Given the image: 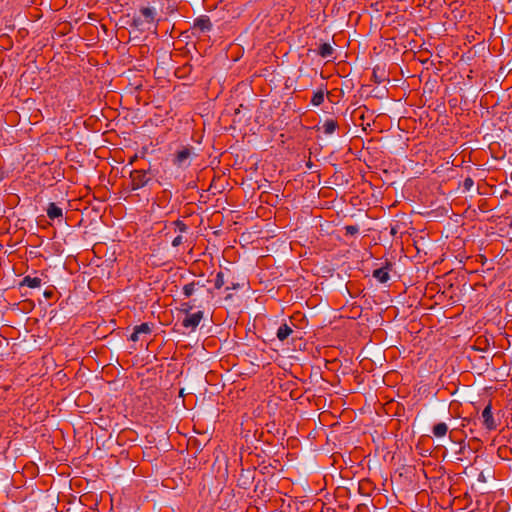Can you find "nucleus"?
Segmentation results:
<instances>
[{"label": "nucleus", "instance_id": "nucleus-13", "mask_svg": "<svg viewBox=\"0 0 512 512\" xmlns=\"http://www.w3.org/2000/svg\"><path fill=\"white\" fill-rule=\"evenodd\" d=\"M42 280L39 277L25 276L21 282V286H27L29 288L40 287Z\"/></svg>", "mask_w": 512, "mask_h": 512}, {"label": "nucleus", "instance_id": "nucleus-18", "mask_svg": "<svg viewBox=\"0 0 512 512\" xmlns=\"http://www.w3.org/2000/svg\"><path fill=\"white\" fill-rule=\"evenodd\" d=\"M136 332L139 334H150L151 333V326L149 323H142L140 325L135 326Z\"/></svg>", "mask_w": 512, "mask_h": 512}, {"label": "nucleus", "instance_id": "nucleus-24", "mask_svg": "<svg viewBox=\"0 0 512 512\" xmlns=\"http://www.w3.org/2000/svg\"><path fill=\"white\" fill-rule=\"evenodd\" d=\"M238 288H239V284L238 283H231L230 286L226 287V290H231V289L235 290V289H238Z\"/></svg>", "mask_w": 512, "mask_h": 512}, {"label": "nucleus", "instance_id": "nucleus-10", "mask_svg": "<svg viewBox=\"0 0 512 512\" xmlns=\"http://www.w3.org/2000/svg\"><path fill=\"white\" fill-rule=\"evenodd\" d=\"M195 308H201V303H196V299H191L181 303L180 311L187 315L191 314L190 312Z\"/></svg>", "mask_w": 512, "mask_h": 512}, {"label": "nucleus", "instance_id": "nucleus-1", "mask_svg": "<svg viewBox=\"0 0 512 512\" xmlns=\"http://www.w3.org/2000/svg\"><path fill=\"white\" fill-rule=\"evenodd\" d=\"M159 21V13L155 6L150 3L141 6L137 12L134 13L132 18V26L139 31H150L152 28L156 29Z\"/></svg>", "mask_w": 512, "mask_h": 512}, {"label": "nucleus", "instance_id": "nucleus-8", "mask_svg": "<svg viewBox=\"0 0 512 512\" xmlns=\"http://www.w3.org/2000/svg\"><path fill=\"white\" fill-rule=\"evenodd\" d=\"M194 27L202 32L209 31L212 28V23L207 16L197 18L194 22Z\"/></svg>", "mask_w": 512, "mask_h": 512}, {"label": "nucleus", "instance_id": "nucleus-17", "mask_svg": "<svg viewBox=\"0 0 512 512\" xmlns=\"http://www.w3.org/2000/svg\"><path fill=\"white\" fill-rule=\"evenodd\" d=\"M225 280H224V273L222 271H219L217 274H216V278L214 280V286L216 289H220L222 288L224 285H225Z\"/></svg>", "mask_w": 512, "mask_h": 512}, {"label": "nucleus", "instance_id": "nucleus-16", "mask_svg": "<svg viewBox=\"0 0 512 512\" xmlns=\"http://www.w3.org/2000/svg\"><path fill=\"white\" fill-rule=\"evenodd\" d=\"M323 101H324V91L318 90V91L314 92L312 99H311L312 105L319 106L323 103Z\"/></svg>", "mask_w": 512, "mask_h": 512}, {"label": "nucleus", "instance_id": "nucleus-4", "mask_svg": "<svg viewBox=\"0 0 512 512\" xmlns=\"http://www.w3.org/2000/svg\"><path fill=\"white\" fill-rule=\"evenodd\" d=\"M204 313L199 310L195 313L187 314L182 320V326L187 329L195 330L203 319Z\"/></svg>", "mask_w": 512, "mask_h": 512}, {"label": "nucleus", "instance_id": "nucleus-14", "mask_svg": "<svg viewBox=\"0 0 512 512\" xmlns=\"http://www.w3.org/2000/svg\"><path fill=\"white\" fill-rule=\"evenodd\" d=\"M448 432V426L444 422L437 423L433 426L432 433L437 438L444 437Z\"/></svg>", "mask_w": 512, "mask_h": 512}, {"label": "nucleus", "instance_id": "nucleus-30", "mask_svg": "<svg viewBox=\"0 0 512 512\" xmlns=\"http://www.w3.org/2000/svg\"><path fill=\"white\" fill-rule=\"evenodd\" d=\"M230 298H231V294H228V295L226 296V299H230Z\"/></svg>", "mask_w": 512, "mask_h": 512}, {"label": "nucleus", "instance_id": "nucleus-26", "mask_svg": "<svg viewBox=\"0 0 512 512\" xmlns=\"http://www.w3.org/2000/svg\"><path fill=\"white\" fill-rule=\"evenodd\" d=\"M306 166L307 168L311 169L312 166H313V163L309 160L307 163H306Z\"/></svg>", "mask_w": 512, "mask_h": 512}, {"label": "nucleus", "instance_id": "nucleus-28", "mask_svg": "<svg viewBox=\"0 0 512 512\" xmlns=\"http://www.w3.org/2000/svg\"><path fill=\"white\" fill-rule=\"evenodd\" d=\"M391 234H392V235H395V234H396V229H395V228H392V229H391Z\"/></svg>", "mask_w": 512, "mask_h": 512}, {"label": "nucleus", "instance_id": "nucleus-22", "mask_svg": "<svg viewBox=\"0 0 512 512\" xmlns=\"http://www.w3.org/2000/svg\"><path fill=\"white\" fill-rule=\"evenodd\" d=\"M473 184H474V181L470 177L466 178L463 182V185H464L465 189H467V190H469L473 186Z\"/></svg>", "mask_w": 512, "mask_h": 512}, {"label": "nucleus", "instance_id": "nucleus-2", "mask_svg": "<svg viewBox=\"0 0 512 512\" xmlns=\"http://www.w3.org/2000/svg\"><path fill=\"white\" fill-rule=\"evenodd\" d=\"M182 293L185 298H191L194 294H197L193 299H196V303H201V308H203L205 304H209L213 298L212 291L199 281H192L184 285Z\"/></svg>", "mask_w": 512, "mask_h": 512}, {"label": "nucleus", "instance_id": "nucleus-27", "mask_svg": "<svg viewBox=\"0 0 512 512\" xmlns=\"http://www.w3.org/2000/svg\"><path fill=\"white\" fill-rule=\"evenodd\" d=\"M4 179V173L0 171V182Z\"/></svg>", "mask_w": 512, "mask_h": 512}, {"label": "nucleus", "instance_id": "nucleus-3", "mask_svg": "<svg viewBox=\"0 0 512 512\" xmlns=\"http://www.w3.org/2000/svg\"><path fill=\"white\" fill-rule=\"evenodd\" d=\"M151 178L150 170H132L130 172L131 190L135 191L145 187Z\"/></svg>", "mask_w": 512, "mask_h": 512}, {"label": "nucleus", "instance_id": "nucleus-19", "mask_svg": "<svg viewBox=\"0 0 512 512\" xmlns=\"http://www.w3.org/2000/svg\"><path fill=\"white\" fill-rule=\"evenodd\" d=\"M346 235H356L359 232V227L357 225H347L344 227Z\"/></svg>", "mask_w": 512, "mask_h": 512}, {"label": "nucleus", "instance_id": "nucleus-11", "mask_svg": "<svg viewBox=\"0 0 512 512\" xmlns=\"http://www.w3.org/2000/svg\"><path fill=\"white\" fill-rule=\"evenodd\" d=\"M292 332L293 329L288 324L284 323L278 328L276 335L280 341H284L291 335Z\"/></svg>", "mask_w": 512, "mask_h": 512}, {"label": "nucleus", "instance_id": "nucleus-20", "mask_svg": "<svg viewBox=\"0 0 512 512\" xmlns=\"http://www.w3.org/2000/svg\"><path fill=\"white\" fill-rule=\"evenodd\" d=\"M174 225L176 227V230L179 231V232H186L187 231V225L181 221V220H176L174 222Z\"/></svg>", "mask_w": 512, "mask_h": 512}, {"label": "nucleus", "instance_id": "nucleus-25", "mask_svg": "<svg viewBox=\"0 0 512 512\" xmlns=\"http://www.w3.org/2000/svg\"><path fill=\"white\" fill-rule=\"evenodd\" d=\"M52 295H53L52 291H45V292H44V296H45L46 298H48V299H50V298L52 297Z\"/></svg>", "mask_w": 512, "mask_h": 512}, {"label": "nucleus", "instance_id": "nucleus-23", "mask_svg": "<svg viewBox=\"0 0 512 512\" xmlns=\"http://www.w3.org/2000/svg\"><path fill=\"white\" fill-rule=\"evenodd\" d=\"M139 333L136 332V328L134 327V331L133 333L131 334L130 336V340L133 341V342H136L139 340Z\"/></svg>", "mask_w": 512, "mask_h": 512}, {"label": "nucleus", "instance_id": "nucleus-6", "mask_svg": "<svg viewBox=\"0 0 512 512\" xmlns=\"http://www.w3.org/2000/svg\"><path fill=\"white\" fill-rule=\"evenodd\" d=\"M191 154V147H183L180 151L176 152L175 157L173 159L174 165L178 167L187 166Z\"/></svg>", "mask_w": 512, "mask_h": 512}, {"label": "nucleus", "instance_id": "nucleus-9", "mask_svg": "<svg viewBox=\"0 0 512 512\" xmlns=\"http://www.w3.org/2000/svg\"><path fill=\"white\" fill-rule=\"evenodd\" d=\"M339 127V124H338V121L335 120V119H326L322 126H321V129L323 130L324 134L326 135H331L333 134Z\"/></svg>", "mask_w": 512, "mask_h": 512}, {"label": "nucleus", "instance_id": "nucleus-5", "mask_svg": "<svg viewBox=\"0 0 512 512\" xmlns=\"http://www.w3.org/2000/svg\"><path fill=\"white\" fill-rule=\"evenodd\" d=\"M481 418H482V423L486 429L495 430L497 428V423L492 414L491 403H488V405L483 409Z\"/></svg>", "mask_w": 512, "mask_h": 512}, {"label": "nucleus", "instance_id": "nucleus-7", "mask_svg": "<svg viewBox=\"0 0 512 512\" xmlns=\"http://www.w3.org/2000/svg\"><path fill=\"white\" fill-rule=\"evenodd\" d=\"M392 264L387 263L386 266L375 269L373 271V277L380 283H386L390 279L389 271L391 270Z\"/></svg>", "mask_w": 512, "mask_h": 512}, {"label": "nucleus", "instance_id": "nucleus-12", "mask_svg": "<svg viewBox=\"0 0 512 512\" xmlns=\"http://www.w3.org/2000/svg\"><path fill=\"white\" fill-rule=\"evenodd\" d=\"M62 209L60 207H58L55 203H50L48 205V208H47V216L51 219V220H54L56 218H60L62 217Z\"/></svg>", "mask_w": 512, "mask_h": 512}, {"label": "nucleus", "instance_id": "nucleus-15", "mask_svg": "<svg viewBox=\"0 0 512 512\" xmlns=\"http://www.w3.org/2000/svg\"><path fill=\"white\" fill-rule=\"evenodd\" d=\"M333 53L334 49L329 43H323L318 48V54L323 58H330Z\"/></svg>", "mask_w": 512, "mask_h": 512}, {"label": "nucleus", "instance_id": "nucleus-21", "mask_svg": "<svg viewBox=\"0 0 512 512\" xmlns=\"http://www.w3.org/2000/svg\"><path fill=\"white\" fill-rule=\"evenodd\" d=\"M182 243H183V237H182L181 235L176 236V237L172 240V246H173V247H178V246H180Z\"/></svg>", "mask_w": 512, "mask_h": 512}, {"label": "nucleus", "instance_id": "nucleus-29", "mask_svg": "<svg viewBox=\"0 0 512 512\" xmlns=\"http://www.w3.org/2000/svg\"><path fill=\"white\" fill-rule=\"evenodd\" d=\"M136 159V156H134L131 160H130V164H132Z\"/></svg>", "mask_w": 512, "mask_h": 512}]
</instances>
